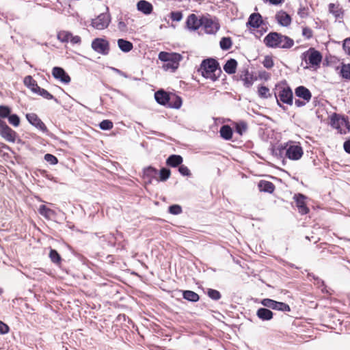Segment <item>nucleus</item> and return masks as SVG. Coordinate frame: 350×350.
<instances>
[{
  "label": "nucleus",
  "instance_id": "obj_1",
  "mask_svg": "<svg viewBox=\"0 0 350 350\" xmlns=\"http://www.w3.org/2000/svg\"><path fill=\"white\" fill-rule=\"evenodd\" d=\"M198 70L204 78L212 81H217L221 73L218 62L213 58L204 59Z\"/></svg>",
  "mask_w": 350,
  "mask_h": 350
},
{
  "label": "nucleus",
  "instance_id": "obj_2",
  "mask_svg": "<svg viewBox=\"0 0 350 350\" xmlns=\"http://www.w3.org/2000/svg\"><path fill=\"white\" fill-rule=\"evenodd\" d=\"M265 44L271 48H291L294 42L287 36H282L277 32H271L264 38Z\"/></svg>",
  "mask_w": 350,
  "mask_h": 350
},
{
  "label": "nucleus",
  "instance_id": "obj_3",
  "mask_svg": "<svg viewBox=\"0 0 350 350\" xmlns=\"http://www.w3.org/2000/svg\"><path fill=\"white\" fill-rule=\"evenodd\" d=\"M159 59L163 62L162 68L164 70L174 72L179 66L183 57L177 53L161 51L158 55Z\"/></svg>",
  "mask_w": 350,
  "mask_h": 350
},
{
  "label": "nucleus",
  "instance_id": "obj_4",
  "mask_svg": "<svg viewBox=\"0 0 350 350\" xmlns=\"http://www.w3.org/2000/svg\"><path fill=\"white\" fill-rule=\"evenodd\" d=\"M275 96L277 100V103L280 105V102L291 105L293 101V92L287 84L284 83H278L275 85Z\"/></svg>",
  "mask_w": 350,
  "mask_h": 350
},
{
  "label": "nucleus",
  "instance_id": "obj_5",
  "mask_svg": "<svg viewBox=\"0 0 350 350\" xmlns=\"http://www.w3.org/2000/svg\"><path fill=\"white\" fill-rule=\"evenodd\" d=\"M330 125L340 134H346L350 131V123L347 120L335 113L330 116Z\"/></svg>",
  "mask_w": 350,
  "mask_h": 350
},
{
  "label": "nucleus",
  "instance_id": "obj_6",
  "mask_svg": "<svg viewBox=\"0 0 350 350\" xmlns=\"http://www.w3.org/2000/svg\"><path fill=\"white\" fill-rule=\"evenodd\" d=\"M91 47L95 52L102 55H107L110 52V44L105 38H94L92 41Z\"/></svg>",
  "mask_w": 350,
  "mask_h": 350
},
{
  "label": "nucleus",
  "instance_id": "obj_7",
  "mask_svg": "<svg viewBox=\"0 0 350 350\" xmlns=\"http://www.w3.org/2000/svg\"><path fill=\"white\" fill-rule=\"evenodd\" d=\"M322 59V55L319 51L310 48L308 50V69L317 70L320 67Z\"/></svg>",
  "mask_w": 350,
  "mask_h": 350
},
{
  "label": "nucleus",
  "instance_id": "obj_8",
  "mask_svg": "<svg viewBox=\"0 0 350 350\" xmlns=\"http://www.w3.org/2000/svg\"><path fill=\"white\" fill-rule=\"evenodd\" d=\"M0 135L6 141L10 142H14L17 137L16 132L1 120H0Z\"/></svg>",
  "mask_w": 350,
  "mask_h": 350
},
{
  "label": "nucleus",
  "instance_id": "obj_9",
  "mask_svg": "<svg viewBox=\"0 0 350 350\" xmlns=\"http://www.w3.org/2000/svg\"><path fill=\"white\" fill-rule=\"evenodd\" d=\"M284 149L286 157L291 160H298L304 154L301 147L298 145H287Z\"/></svg>",
  "mask_w": 350,
  "mask_h": 350
},
{
  "label": "nucleus",
  "instance_id": "obj_10",
  "mask_svg": "<svg viewBox=\"0 0 350 350\" xmlns=\"http://www.w3.org/2000/svg\"><path fill=\"white\" fill-rule=\"evenodd\" d=\"M110 23L109 16L107 14H100L92 21L93 27L102 30L107 28Z\"/></svg>",
  "mask_w": 350,
  "mask_h": 350
},
{
  "label": "nucleus",
  "instance_id": "obj_11",
  "mask_svg": "<svg viewBox=\"0 0 350 350\" xmlns=\"http://www.w3.org/2000/svg\"><path fill=\"white\" fill-rule=\"evenodd\" d=\"M202 26L207 33H215L219 28L217 22L206 17H202Z\"/></svg>",
  "mask_w": 350,
  "mask_h": 350
},
{
  "label": "nucleus",
  "instance_id": "obj_12",
  "mask_svg": "<svg viewBox=\"0 0 350 350\" xmlns=\"http://www.w3.org/2000/svg\"><path fill=\"white\" fill-rule=\"evenodd\" d=\"M26 118L30 124L36 126L42 131H46L47 128L44 123L34 113L26 114Z\"/></svg>",
  "mask_w": 350,
  "mask_h": 350
},
{
  "label": "nucleus",
  "instance_id": "obj_13",
  "mask_svg": "<svg viewBox=\"0 0 350 350\" xmlns=\"http://www.w3.org/2000/svg\"><path fill=\"white\" fill-rule=\"evenodd\" d=\"M52 75L62 83H68L70 81V76L61 67H54L52 70Z\"/></svg>",
  "mask_w": 350,
  "mask_h": 350
},
{
  "label": "nucleus",
  "instance_id": "obj_14",
  "mask_svg": "<svg viewBox=\"0 0 350 350\" xmlns=\"http://www.w3.org/2000/svg\"><path fill=\"white\" fill-rule=\"evenodd\" d=\"M295 206L297 208L299 213L301 215L306 214V197L300 193L295 194L293 196Z\"/></svg>",
  "mask_w": 350,
  "mask_h": 350
},
{
  "label": "nucleus",
  "instance_id": "obj_15",
  "mask_svg": "<svg viewBox=\"0 0 350 350\" xmlns=\"http://www.w3.org/2000/svg\"><path fill=\"white\" fill-rule=\"evenodd\" d=\"M262 23V16L259 13L252 14L247 22V26L249 28H258Z\"/></svg>",
  "mask_w": 350,
  "mask_h": 350
},
{
  "label": "nucleus",
  "instance_id": "obj_16",
  "mask_svg": "<svg viewBox=\"0 0 350 350\" xmlns=\"http://www.w3.org/2000/svg\"><path fill=\"white\" fill-rule=\"evenodd\" d=\"M202 17L198 18V16L194 14H190L187 19V25L189 29L196 30L202 26Z\"/></svg>",
  "mask_w": 350,
  "mask_h": 350
},
{
  "label": "nucleus",
  "instance_id": "obj_17",
  "mask_svg": "<svg viewBox=\"0 0 350 350\" xmlns=\"http://www.w3.org/2000/svg\"><path fill=\"white\" fill-rule=\"evenodd\" d=\"M154 98L157 102L160 105H166L168 104L169 100L170 99V93L163 90H160L155 92Z\"/></svg>",
  "mask_w": 350,
  "mask_h": 350
},
{
  "label": "nucleus",
  "instance_id": "obj_18",
  "mask_svg": "<svg viewBox=\"0 0 350 350\" xmlns=\"http://www.w3.org/2000/svg\"><path fill=\"white\" fill-rule=\"evenodd\" d=\"M275 19L280 25L285 27L289 25L291 23V18L290 15L282 10L277 12L275 14Z\"/></svg>",
  "mask_w": 350,
  "mask_h": 350
},
{
  "label": "nucleus",
  "instance_id": "obj_19",
  "mask_svg": "<svg viewBox=\"0 0 350 350\" xmlns=\"http://www.w3.org/2000/svg\"><path fill=\"white\" fill-rule=\"evenodd\" d=\"M241 79L243 81L244 86L249 88L257 80V77L249 72L248 70H245L244 74L241 76Z\"/></svg>",
  "mask_w": 350,
  "mask_h": 350
},
{
  "label": "nucleus",
  "instance_id": "obj_20",
  "mask_svg": "<svg viewBox=\"0 0 350 350\" xmlns=\"http://www.w3.org/2000/svg\"><path fill=\"white\" fill-rule=\"evenodd\" d=\"M258 187L260 191L267 192L269 193H272L275 189V187L273 183L265 180H261L259 181Z\"/></svg>",
  "mask_w": 350,
  "mask_h": 350
},
{
  "label": "nucleus",
  "instance_id": "obj_21",
  "mask_svg": "<svg viewBox=\"0 0 350 350\" xmlns=\"http://www.w3.org/2000/svg\"><path fill=\"white\" fill-rule=\"evenodd\" d=\"M183 161L180 155L172 154L166 159V165L171 167H179Z\"/></svg>",
  "mask_w": 350,
  "mask_h": 350
},
{
  "label": "nucleus",
  "instance_id": "obj_22",
  "mask_svg": "<svg viewBox=\"0 0 350 350\" xmlns=\"http://www.w3.org/2000/svg\"><path fill=\"white\" fill-rule=\"evenodd\" d=\"M329 11L336 19L343 17L344 12L338 3H329Z\"/></svg>",
  "mask_w": 350,
  "mask_h": 350
},
{
  "label": "nucleus",
  "instance_id": "obj_23",
  "mask_svg": "<svg viewBox=\"0 0 350 350\" xmlns=\"http://www.w3.org/2000/svg\"><path fill=\"white\" fill-rule=\"evenodd\" d=\"M137 7L138 10L145 14H150L153 10L152 5L145 0L139 1L137 4Z\"/></svg>",
  "mask_w": 350,
  "mask_h": 350
},
{
  "label": "nucleus",
  "instance_id": "obj_24",
  "mask_svg": "<svg viewBox=\"0 0 350 350\" xmlns=\"http://www.w3.org/2000/svg\"><path fill=\"white\" fill-rule=\"evenodd\" d=\"M183 100L180 96L174 93H170V99L168 102V107L174 109H179L182 106Z\"/></svg>",
  "mask_w": 350,
  "mask_h": 350
},
{
  "label": "nucleus",
  "instance_id": "obj_25",
  "mask_svg": "<svg viewBox=\"0 0 350 350\" xmlns=\"http://www.w3.org/2000/svg\"><path fill=\"white\" fill-rule=\"evenodd\" d=\"M257 317L262 321H269L273 318V312L265 308H260L256 312Z\"/></svg>",
  "mask_w": 350,
  "mask_h": 350
},
{
  "label": "nucleus",
  "instance_id": "obj_26",
  "mask_svg": "<svg viewBox=\"0 0 350 350\" xmlns=\"http://www.w3.org/2000/svg\"><path fill=\"white\" fill-rule=\"evenodd\" d=\"M237 62L234 59H230L224 66V70L229 75L234 74L237 71Z\"/></svg>",
  "mask_w": 350,
  "mask_h": 350
},
{
  "label": "nucleus",
  "instance_id": "obj_27",
  "mask_svg": "<svg viewBox=\"0 0 350 350\" xmlns=\"http://www.w3.org/2000/svg\"><path fill=\"white\" fill-rule=\"evenodd\" d=\"M119 49L124 53H129L133 49V44L131 42L120 38L117 41Z\"/></svg>",
  "mask_w": 350,
  "mask_h": 350
},
{
  "label": "nucleus",
  "instance_id": "obj_28",
  "mask_svg": "<svg viewBox=\"0 0 350 350\" xmlns=\"http://www.w3.org/2000/svg\"><path fill=\"white\" fill-rule=\"evenodd\" d=\"M39 213L46 219H50L55 216V212L45 205H40L38 208Z\"/></svg>",
  "mask_w": 350,
  "mask_h": 350
},
{
  "label": "nucleus",
  "instance_id": "obj_29",
  "mask_svg": "<svg viewBox=\"0 0 350 350\" xmlns=\"http://www.w3.org/2000/svg\"><path fill=\"white\" fill-rule=\"evenodd\" d=\"M23 82L25 85L29 88L33 92H35L39 87L36 81L30 75L26 76L24 78Z\"/></svg>",
  "mask_w": 350,
  "mask_h": 350
},
{
  "label": "nucleus",
  "instance_id": "obj_30",
  "mask_svg": "<svg viewBox=\"0 0 350 350\" xmlns=\"http://www.w3.org/2000/svg\"><path fill=\"white\" fill-rule=\"evenodd\" d=\"M220 135L226 140H230L232 137V130L228 125H224L220 128Z\"/></svg>",
  "mask_w": 350,
  "mask_h": 350
},
{
  "label": "nucleus",
  "instance_id": "obj_31",
  "mask_svg": "<svg viewBox=\"0 0 350 350\" xmlns=\"http://www.w3.org/2000/svg\"><path fill=\"white\" fill-rule=\"evenodd\" d=\"M49 256L52 262L57 265H60L62 261V258L60 254L54 249H51Z\"/></svg>",
  "mask_w": 350,
  "mask_h": 350
},
{
  "label": "nucleus",
  "instance_id": "obj_32",
  "mask_svg": "<svg viewBox=\"0 0 350 350\" xmlns=\"http://www.w3.org/2000/svg\"><path fill=\"white\" fill-rule=\"evenodd\" d=\"M313 282L314 284L321 289L322 292L327 291L324 286V282L319 278H315L314 275H311L308 273V282Z\"/></svg>",
  "mask_w": 350,
  "mask_h": 350
},
{
  "label": "nucleus",
  "instance_id": "obj_33",
  "mask_svg": "<svg viewBox=\"0 0 350 350\" xmlns=\"http://www.w3.org/2000/svg\"><path fill=\"white\" fill-rule=\"evenodd\" d=\"M233 125L235 128V131L240 135H242L247 130V124L245 121H239L234 122Z\"/></svg>",
  "mask_w": 350,
  "mask_h": 350
},
{
  "label": "nucleus",
  "instance_id": "obj_34",
  "mask_svg": "<svg viewBox=\"0 0 350 350\" xmlns=\"http://www.w3.org/2000/svg\"><path fill=\"white\" fill-rule=\"evenodd\" d=\"M183 298L193 302H196L200 299V296L192 291H184L183 293Z\"/></svg>",
  "mask_w": 350,
  "mask_h": 350
},
{
  "label": "nucleus",
  "instance_id": "obj_35",
  "mask_svg": "<svg viewBox=\"0 0 350 350\" xmlns=\"http://www.w3.org/2000/svg\"><path fill=\"white\" fill-rule=\"evenodd\" d=\"M258 94L261 98H268L271 96L269 89L264 85H260L258 88Z\"/></svg>",
  "mask_w": 350,
  "mask_h": 350
},
{
  "label": "nucleus",
  "instance_id": "obj_36",
  "mask_svg": "<svg viewBox=\"0 0 350 350\" xmlns=\"http://www.w3.org/2000/svg\"><path fill=\"white\" fill-rule=\"evenodd\" d=\"M71 34L70 31H60L57 33V39L62 42H68L70 41L71 38Z\"/></svg>",
  "mask_w": 350,
  "mask_h": 350
},
{
  "label": "nucleus",
  "instance_id": "obj_37",
  "mask_svg": "<svg viewBox=\"0 0 350 350\" xmlns=\"http://www.w3.org/2000/svg\"><path fill=\"white\" fill-rule=\"evenodd\" d=\"M273 310H277L283 312H290L291 308L288 304L284 302H279L275 301Z\"/></svg>",
  "mask_w": 350,
  "mask_h": 350
},
{
  "label": "nucleus",
  "instance_id": "obj_38",
  "mask_svg": "<svg viewBox=\"0 0 350 350\" xmlns=\"http://www.w3.org/2000/svg\"><path fill=\"white\" fill-rule=\"evenodd\" d=\"M219 45L223 50L230 49L232 45L231 38L230 37L222 38L220 40Z\"/></svg>",
  "mask_w": 350,
  "mask_h": 350
},
{
  "label": "nucleus",
  "instance_id": "obj_39",
  "mask_svg": "<svg viewBox=\"0 0 350 350\" xmlns=\"http://www.w3.org/2000/svg\"><path fill=\"white\" fill-rule=\"evenodd\" d=\"M314 106L317 107V109L315 110V113L317 116V117L321 120L324 118V113H326V111L323 107V105L320 104V103L317 100H314Z\"/></svg>",
  "mask_w": 350,
  "mask_h": 350
},
{
  "label": "nucleus",
  "instance_id": "obj_40",
  "mask_svg": "<svg viewBox=\"0 0 350 350\" xmlns=\"http://www.w3.org/2000/svg\"><path fill=\"white\" fill-rule=\"evenodd\" d=\"M34 93L39 94L40 96H42L44 98H46L47 100H52L55 98L54 96L51 94H50L47 90L41 88L40 86L37 88Z\"/></svg>",
  "mask_w": 350,
  "mask_h": 350
},
{
  "label": "nucleus",
  "instance_id": "obj_41",
  "mask_svg": "<svg viewBox=\"0 0 350 350\" xmlns=\"http://www.w3.org/2000/svg\"><path fill=\"white\" fill-rule=\"evenodd\" d=\"M171 175V171L170 170L163 167L159 171V180L161 181H166Z\"/></svg>",
  "mask_w": 350,
  "mask_h": 350
},
{
  "label": "nucleus",
  "instance_id": "obj_42",
  "mask_svg": "<svg viewBox=\"0 0 350 350\" xmlns=\"http://www.w3.org/2000/svg\"><path fill=\"white\" fill-rule=\"evenodd\" d=\"M9 123L17 127L20 125V118L16 114H11L8 117Z\"/></svg>",
  "mask_w": 350,
  "mask_h": 350
},
{
  "label": "nucleus",
  "instance_id": "obj_43",
  "mask_svg": "<svg viewBox=\"0 0 350 350\" xmlns=\"http://www.w3.org/2000/svg\"><path fill=\"white\" fill-rule=\"evenodd\" d=\"M12 109L6 105H0V118H6L11 113Z\"/></svg>",
  "mask_w": 350,
  "mask_h": 350
},
{
  "label": "nucleus",
  "instance_id": "obj_44",
  "mask_svg": "<svg viewBox=\"0 0 350 350\" xmlns=\"http://www.w3.org/2000/svg\"><path fill=\"white\" fill-rule=\"evenodd\" d=\"M295 96L304 100H306V88L299 86L295 89Z\"/></svg>",
  "mask_w": 350,
  "mask_h": 350
},
{
  "label": "nucleus",
  "instance_id": "obj_45",
  "mask_svg": "<svg viewBox=\"0 0 350 350\" xmlns=\"http://www.w3.org/2000/svg\"><path fill=\"white\" fill-rule=\"evenodd\" d=\"M341 75L343 78L350 79V64H344L340 70Z\"/></svg>",
  "mask_w": 350,
  "mask_h": 350
},
{
  "label": "nucleus",
  "instance_id": "obj_46",
  "mask_svg": "<svg viewBox=\"0 0 350 350\" xmlns=\"http://www.w3.org/2000/svg\"><path fill=\"white\" fill-rule=\"evenodd\" d=\"M207 295L210 298L213 300H218L221 298L220 293L215 289L208 288L207 291Z\"/></svg>",
  "mask_w": 350,
  "mask_h": 350
},
{
  "label": "nucleus",
  "instance_id": "obj_47",
  "mask_svg": "<svg viewBox=\"0 0 350 350\" xmlns=\"http://www.w3.org/2000/svg\"><path fill=\"white\" fill-rule=\"evenodd\" d=\"M144 174L149 178H154L157 174V170L152 166H149L144 170Z\"/></svg>",
  "mask_w": 350,
  "mask_h": 350
},
{
  "label": "nucleus",
  "instance_id": "obj_48",
  "mask_svg": "<svg viewBox=\"0 0 350 350\" xmlns=\"http://www.w3.org/2000/svg\"><path fill=\"white\" fill-rule=\"evenodd\" d=\"M113 122L109 120H104L99 124L102 130H110L113 128Z\"/></svg>",
  "mask_w": 350,
  "mask_h": 350
},
{
  "label": "nucleus",
  "instance_id": "obj_49",
  "mask_svg": "<svg viewBox=\"0 0 350 350\" xmlns=\"http://www.w3.org/2000/svg\"><path fill=\"white\" fill-rule=\"evenodd\" d=\"M262 64L264 67L267 69H270L273 67L274 63L272 57L271 56H265L264 60L262 61Z\"/></svg>",
  "mask_w": 350,
  "mask_h": 350
},
{
  "label": "nucleus",
  "instance_id": "obj_50",
  "mask_svg": "<svg viewBox=\"0 0 350 350\" xmlns=\"http://www.w3.org/2000/svg\"><path fill=\"white\" fill-rule=\"evenodd\" d=\"M44 159L51 165H55L58 163L57 158L49 153H47L44 155Z\"/></svg>",
  "mask_w": 350,
  "mask_h": 350
},
{
  "label": "nucleus",
  "instance_id": "obj_51",
  "mask_svg": "<svg viewBox=\"0 0 350 350\" xmlns=\"http://www.w3.org/2000/svg\"><path fill=\"white\" fill-rule=\"evenodd\" d=\"M169 212L172 215H178L182 213V208L180 205L174 204L169 207Z\"/></svg>",
  "mask_w": 350,
  "mask_h": 350
},
{
  "label": "nucleus",
  "instance_id": "obj_52",
  "mask_svg": "<svg viewBox=\"0 0 350 350\" xmlns=\"http://www.w3.org/2000/svg\"><path fill=\"white\" fill-rule=\"evenodd\" d=\"M178 172L183 176H190L191 175L190 170L186 165L182 164L178 167Z\"/></svg>",
  "mask_w": 350,
  "mask_h": 350
},
{
  "label": "nucleus",
  "instance_id": "obj_53",
  "mask_svg": "<svg viewBox=\"0 0 350 350\" xmlns=\"http://www.w3.org/2000/svg\"><path fill=\"white\" fill-rule=\"evenodd\" d=\"M275 303V300L271 299H263L261 301V304L263 305L265 307H267L269 308L273 309V305Z\"/></svg>",
  "mask_w": 350,
  "mask_h": 350
},
{
  "label": "nucleus",
  "instance_id": "obj_54",
  "mask_svg": "<svg viewBox=\"0 0 350 350\" xmlns=\"http://www.w3.org/2000/svg\"><path fill=\"white\" fill-rule=\"evenodd\" d=\"M170 18L174 21H180L183 18V14L180 12H172Z\"/></svg>",
  "mask_w": 350,
  "mask_h": 350
},
{
  "label": "nucleus",
  "instance_id": "obj_55",
  "mask_svg": "<svg viewBox=\"0 0 350 350\" xmlns=\"http://www.w3.org/2000/svg\"><path fill=\"white\" fill-rule=\"evenodd\" d=\"M342 46L345 53L350 55V38H346L344 40Z\"/></svg>",
  "mask_w": 350,
  "mask_h": 350
},
{
  "label": "nucleus",
  "instance_id": "obj_56",
  "mask_svg": "<svg viewBox=\"0 0 350 350\" xmlns=\"http://www.w3.org/2000/svg\"><path fill=\"white\" fill-rule=\"evenodd\" d=\"M10 328L7 324L0 321V334H5L8 333Z\"/></svg>",
  "mask_w": 350,
  "mask_h": 350
},
{
  "label": "nucleus",
  "instance_id": "obj_57",
  "mask_svg": "<svg viewBox=\"0 0 350 350\" xmlns=\"http://www.w3.org/2000/svg\"><path fill=\"white\" fill-rule=\"evenodd\" d=\"M70 42L72 44H80L81 42V38L79 36H73L72 34H71V38L70 40Z\"/></svg>",
  "mask_w": 350,
  "mask_h": 350
},
{
  "label": "nucleus",
  "instance_id": "obj_58",
  "mask_svg": "<svg viewBox=\"0 0 350 350\" xmlns=\"http://www.w3.org/2000/svg\"><path fill=\"white\" fill-rule=\"evenodd\" d=\"M301 98H295V104L297 107H302L305 105V100L303 99V100H301L300 99Z\"/></svg>",
  "mask_w": 350,
  "mask_h": 350
},
{
  "label": "nucleus",
  "instance_id": "obj_59",
  "mask_svg": "<svg viewBox=\"0 0 350 350\" xmlns=\"http://www.w3.org/2000/svg\"><path fill=\"white\" fill-rule=\"evenodd\" d=\"M259 77H260V78H263V79H265V80H267V79H269L270 75H269V73H267V72L263 71V72H260L259 73Z\"/></svg>",
  "mask_w": 350,
  "mask_h": 350
},
{
  "label": "nucleus",
  "instance_id": "obj_60",
  "mask_svg": "<svg viewBox=\"0 0 350 350\" xmlns=\"http://www.w3.org/2000/svg\"><path fill=\"white\" fill-rule=\"evenodd\" d=\"M344 149L345 150L348 152V153H350V140H348L347 142H345L344 143Z\"/></svg>",
  "mask_w": 350,
  "mask_h": 350
},
{
  "label": "nucleus",
  "instance_id": "obj_61",
  "mask_svg": "<svg viewBox=\"0 0 350 350\" xmlns=\"http://www.w3.org/2000/svg\"><path fill=\"white\" fill-rule=\"evenodd\" d=\"M282 0H269L270 3H273V4H278L280 3H281Z\"/></svg>",
  "mask_w": 350,
  "mask_h": 350
},
{
  "label": "nucleus",
  "instance_id": "obj_62",
  "mask_svg": "<svg viewBox=\"0 0 350 350\" xmlns=\"http://www.w3.org/2000/svg\"><path fill=\"white\" fill-rule=\"evenodd\" d=\"M304 10H305V8H303V9H300L298 12V14L301 16V17H304Z\"/></svg>",
  "mask_w": 350,
  "mask_h": 350
},
{
  "label": "nucleus",
  "instance_id": "obj_63",
  "mask_svg": "<svg viewBox=\"0 0 350 350\" xmlns=\"http://www.w3.org/2000/svg\"><path fill=\"white\" fill-rule=\"evenodd\" d=\"M302 59L306 62V53H302Z\"/></svg>",
  "mask_w": 350,
  "mask_h": 350
},
{
  "label": "nucleus",
  "instance_id": "obj_64",
  "mask_svg": "<svg viewBox=\"0 0 350 350\" xmlns=\"http://www.w3.org/2000/svg\"><path fill=\"white\" fill-rule=\"evenodd\" d=\"M118 26L120 28H121L122 27H125V25L123 22H120Z\"/></svg>",
  "mask_w": 350,
  "mask_h": 350
}]
</instances>
